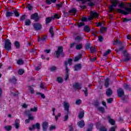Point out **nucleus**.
I'll return each mask as SVG.
<instances>
[{
  "mask_svg": "<svg viewBox=\"0 0 131 131\" xmlns=\"http://www.w3.org/2000/svg\"><path fill=\"white\" fill-rule=\"evenodd\" d=\"M119 8L121 9H125V10H122L121 9H118L117 12L119 14H123V15H129L131 13V3L130 4V8L125 7V5L121 2L119 4Z\"/></svg>",
  "mask_w": 131,
  "mask_h": 131,
  "instance_id": "nucleus-1",
  "label": "nucleus"
},
{
  "mask_svg": "<svg viewBox=\"0 0 131 131\" xmlns=\"http://www.w3.org/2000/svg\"><path fill=\"white\" fill-rule=\"evenodd\" d=\"M63 108L64 111L67 112V115L64 117V121H67L69 117L68 116V114H69V108H70V104L66 101H63Z\"/></svg>",
  "mask_w": 131,
  "mask_h": 131,
  "instance_id": "nucleus-2",
  "label": "nucleus"
},
{
  "mask_svg": "<svg viewBox=\"0 0 131 131\" xmlns=\"http://www.w3.org/2000/svg\"><path fill=\"white\" fill-rule=\"evenodd\" d=\"M56 57L59 58L60 57V55L62 58L64 57L65 54H64V52H63V47L62 46H59L57 48V50L55 51Z\"/></svg>",
  "mask_w": 131,
  "mask_h": 131,
  "instance_id": "nucleus-3",
  "label": "nucleus"
},
{
  "mask_svg": "<svg viewBox=\"0 0 131 131\" xmlns=\"http://www.w3.org/2000/svg\"><path fill=\"white\" fill-rule=\"evenodd\" d=\"M99 14L97 12V11H91L90 12V16L88 17L89 21H92L93 19H97V18H99Z\"/></svg>",
  "mask_w": 131,
  "mask_h": 131,
  "instance_id": "nucleus-4",
  "label": "nucleus"
},
{
  "mask_svg": "<svg viewBox=\"0 0 131 131\" xmlns=\"http://www.w3.org/2000/svg\"><path fill=\"white\" fill-rule=\"evenodd\" d=\"M111 4L112 5L108 7V9L111 12H112L114 11V8L117 7V5H118V0H112Z\"/></svg>",
  "mask_w": 131,
  "mask_h": 131,
  "instance_id": "nucleus-5",
  "label": "nucleus"
},
{
  "mask_svg": "<svg viewBox=\"0 0 131 131\" xmlns=\"http://www.w3.org/2000/svg\"><path fill=\"white\" fill-rule=\"evenodd\" d=\"M96 128L98 129L99 131H108V129L106 127L103 126L100 122H97L96 125Z\"/></svg>",
  "mask_w": 131,
  "mask_h": 131,
  "instance_id": "nucleus-6",
  "label": "nucleus"
},
{
  "mask_svg": "<svg viewBox=\"0 0 131 131\" xmlns=\"http://www.w3.org/2000/svg\"><path fill=\"white\" fill-rule=\"evenodd\" d=\"M4 48L7 51H10L12 48V43L10 41V39H8L5 40Z\"/></svg>",
  "mask_w": 131,
  "mask_h": 131,
  "instance_id": "nucleus-7",
  "label": "nucleus"
},
{
  "mask_svg": "<svg viewBox=\"0 0 131 131\" xmlns=\"http://www.w3.org/2000/svg\"><path fill=\"white\" fill-rule=\"evenodd\" d=\"M123 55L125 58V59L122 60L123 62H126V61H129V60H130V55L127 53V51L126 50L124 51L123 52Z\"/></svg>",
  "mask_w": 131,
  "mask_h": 131,
  "instance_id": "nucleus-8",
  "label": "nucleus"
},
{
  "mask_svg": "<svg viewBox=\"0 0 131 131\" xmlns=\"http://www.w3.org/2000/svg\"><path fill=\"white\" fill-rule=\"evenodd\" d=\"M81 2L82 3V5H84V4L88 2L87 6L90 7L91 8H92V7H95V6H96V4L93 3L92 2V0H82Z\"/></svg>",
  "mask_w": 131,
  "mask_h": 131,
  "instance_id": "nucleus-9",
  "label": "nucleus"
},
{
  "mask_svg": "<svg viewBox=\"0 0 131 131\" xmlns=\"http://www.w3.org/2000/svg\"><path fill=\"white\" fill-rule=\"evenodd\" d=\"M35 129H38V130L40 129V124L39 123H36L35 124L32 125V127H29V130H34Z\"/></svg>",
  "mask_w": 131,
  "mask_h": 131,
  "instance_id": "nucleus-10",
  "label": "nucleus"
},
{
  "mask_svg": "<svg viewBox=\"0 0 131 131\" xmlns=\"http://www.w3.org/2000/svg\"><path fill=\"white\" fill-rule=\"evenodd\" d=\"M39 18H40V17L38 16V13H33L31 15V19L34 20L36 22L39 21Z\"/></svg>",
  "mask_w": 131,
  "mask_h": 131,
  "instance_id": "nucleus-11",
  "label": "nucleus"
},
{
  "mask_svg": "<svg viewBox=\"0 0 131 131\" xmlns=\"http://www.w3.org/2000/svg\"><path fill=\"white\" fill-rule=\"evenodd\" d=\"M117 93L119 98H122L124 96V91L122 88H119L117 90Z\"/></svg>",
  "mask_w": 131,
  "mask_h": 131,
  "instance_id": "nucleus-12",
  "label": "nucleus"
},
{
  "mask_svg": "<svg viewBox=\"0 0 131 131\" xmlns=\"http://www.w3.org/2000/svg\"><path fill=\"white\" fill-rule=\"evenodd\" d=\"M33 27L35 30H40L42 28V26L39 23H35L33 24Z\"/></svg>",
  "mask_w": 131,
  "mask_h": 131,
  "instance_id": "nucleus-13",
  "label": "nucleus"
},
{
  "mask_svg": "<svg viewBox=\"0 0 131 131\" xmlns=\"http://www.w3.org/2000/svg\"><path fill=\"white\" fill-rule=\"evenodd\" d=\"M48 127H49V123L47 122H43L42 123V128L43 131H47Z\"/></svg>",
  "mask_w": 131,
  "mask_h": 131,
  "instance_id": "nucleus-14",
  "label": "nucleus"
},
{
  "mask_svg": "<svg viewBox=\"0 0 131 131\" xmlns=\"http://www.w3.org/2000/svg\"><path fill=\"white\" fill-rule=\"evenodd\" d=\"M73 89L75 90H81V84H79L78 82L74 83L73 84Z\"/></svg>",
  "mask_w": 131,
  "mask_h": 131,
  "instance_id": "nucleus-15",
  "label": "nucleus"
},
{
  "mask_svg": "<svg viewBox=\"0 0 131 131\" xmlns=\"http://www.w3.org/2000/svg\"><path fill=\"white\" fill-rule=\"evenodd\" d=\"M81 68H82V66L80 63L75 64L74 67V71H78L79 70H81Z\"/></svg>",
  "mask_w": 131,
  "mask_h": 131,
  "instance_id": "nucleus-16",
  "label": "nucleus"
},
{
  "mask_svg": "<svg viewBox=\"0 0 131 131\" xmlns=\"http://www.w3.org/2000/svg\"><path fill=\"white\" fill-rule=\"evenodd\" d=\"M77 125L80 128H82L85 125V123L84 120H82L77 122Z\"/></svg>",
  "mask_w": 131,
  "mask_h": 131,
  "instance_id": "nucleus-17",
  "label": "nucleus"
},
{
  "mask_svg": "<svg viewBox=\"0 0 131 131\" xmlns=\"http://www.w3.org/2000/svg\"><path fill=\"white\" fill-rule=\"evenodd\" d=\"M94 129V124L93 123H88V127L86 128V131H93Z\"/></svg>",
  "mask_w": 131,
  "mask_h": 131,
  "instance_id": "nucleus-18",
  "label": "nucleus"
},
{
  "mask_svg": "<svg viewBox=\"0 0 131 131\" xmlns=\"http://www.w3.org/2000/svg\"><path fill=\"white\" fill-rule=\"evenodd\" d=\"M113 94V91H112V90L111 89V88H108L106 89V95L107 97H110V96H112Z\"/></svg>",
  "mask_w": 131,
  "mask_h": 131,
  "instance_id": "nucleus-19",
  "label": "nucleus"
},
{
  "mask_svg": "<svg viewBox=\"0 0 131 131\" xmlns=\"http://www.w3.org/2000/svg\"><path fill=\"white\" fill-rule=\"evenodd\" d=\"M14 126L16 129H18L20 126V123H19V119H16L14 121Z\"/></svg>",
  "mask_w": 131,
  "mask_h": 131,
  "instance_id": "nucleus-20",
  "label": "nucleus"
},
{
  "mask_svg": "<svg viewBox=\"0 0 131 131\" xmlns=\"http://www.w3.org/2000/svg\"><path fill=\"white\" fill-rule=\"evenodd\" d=\"M107 119L108 120V122L112 125H114L115 124V121L112 119H111V117L110 116H107Z\"/></svg>",
  "mask_w": 131,
  "mask_h": 131,
  "instance_id": "nucleus-21",
  "label": "nucleus"
},
{
  "mask_svg": "<svg viewBox=\"0 0 131 131\" xmlns=\"http://www.w3.org/2000/svg\"><path fill=\"white\" fill-rule=\"evenodd\" d=\"M13 15H14V13L11 11H7L5 14V16L6 18H10V17H12Z\"/></svg>",
  "mask_w": 131,
  "mask_h": 131,
  "instance_id": "nucleus-22",
  "label": "nucleus"
},
{
  "mask_svg": "<svg viewBox=\"0 0 131 131\" xmlns=\"http://www.w3.org/2000/svg\"><path fill=\"white\" fill-rule=\"evenodd\" d=\"M28 90H29V92L31 93V94L32 95L34 94V89H33V88H34V85H33L32 86L29 85L28 86Z\"/></svg>",
  "mask_w": 131,
  "mask_h": 131,
  "instance_id": "nucleus-23",
  "label": "nucleus"
},
{
  "mask_svg": "<svg viewBox=\"0 0 131 131\" xmlns=\"http://www.w3.org/2000/svg\"><path fill=\"white\" fill-rule=\"evenodd\" d=\"M37 111V107L34 106V108H31L30 111H27L25 113H30V112H36Z\"/></svg>",
  "mask_w": 131,
  "mask_h": 131,
  "instance_id": "nucleus-24",
  "label": "nucleus"
},
{
  "mask_svg": "<svg viewBox=\"0 0 131 131\" xmlns=\"http://www.w3.org/2000/svg\"><path fill=\"white\" fill-rule=\"evenodd\" d=\"M64 67L66 74H69V69H68V62L67 61L64 62Z\"/></svg>",
  "mask_w": 131,
  "mask_h": 131,
  "instance_id": "nucleus-25",
  "label": "nucleus"
},
{
  "mask_svg": "<svg viewBox=\"0 0 131 131\" xmlns=\"http://www.w3.org/2000/svg\"><path fill=\"white\" fill-rule=\"evenodd\" d=\"M52 20H54L53 17H48L46 18V24H49L50 22H52Z\"/></svg>",
  "mask_w": 131,
  "mask_h": 131,
  "instance_id": "nucleus-26",
  "label": "nucleus"
},
{
  "mask_svg": "<svg viewBox=\"0 0 131 131\" xmlns=\"http://www.w3.org/2000/svg\"><path fill=\"white\" fill-rule=\"evenodd\" d=\"M125 49V48L124 47V46H121L119 47L118 49H116L115 51L116 52V53H118L119 52H124Z\"/></svg>",
  "mask_w": 131,
  "mask_h": 131,
  "instance_id": "nucleus-27",
  "label": "nucleus"
},
{
  "mask_svg": "<svg viewBox=\"0 0 131 131\" xmlns=\"http://www.w3.org/2000/svg\"><path fill=\"white\" fill-rule=\"evenodd\" d=\"M121 101L122 103H124V104H126L127 102H128V97H126L125 96H123L121 99Z\"/></svg>",
  "mask_w": 131,
  "mask_h": 131,
  "instance_id": "nucleus-28",
  "label": "nucleus"
},
{
  "mask_svg": "<svg viewBox=\"0 0 131 131\" xmlns=\"http://www.w3.org/2000/svg\"><path fill=\"white\" fill-rule=\"evenodd\" d=\"M9 80L11 83H14V84L17 83V79L16 78V77H13L12 78H10Z\"/></svg>",
  "mask_w": 131,
  "mask_h": 131,
  "instance_id": "nucleus-29",
  "label": "nucleus"
},
{
  "mask_svg": "<svg viewBox=\"0 0 131 131\" xmlns=\"http://www.w3.org/2000/svg\"><path fill=\"white\" fill-rule=\"evenodd\" d=\"M53 26H51L49 29V33H50L51 35V37H54V35L55 33H54V30H53Z\"/></svg>",
  "mask_w": 131,
  "mask_h": 131,
  "instance_id": "nucleus-30",
  "label": "nucleus"
},
{
  "mask_svg": "<svg viewBox=\"0 0 131 131\" xmlns=\"http://www.w3.org/2000/svg\"><path fill=\"white\" fill-rule=\"evenodd\" d=\"M124 89L126 91H130L131 90V86L130 85H128L126 83L124 84Z\"/></svg>",
  "mask_w": 131,
  "mask_h": 131,
  "instance_id": "nucleus-31",
  "label": "nucleus"
},
{
  "mask_svg": "<svg viewBox=\"0 0 131 131\" xmlns=\"http://www.w3.org/2000/svg\"><path fill=\"white\" fill-rule=\"evenodd\" d=\"M77 12V10H76V8H73L69 11V13L70 14H74V15H76V13Z\"/></svg>",
  "mask_w": 131,
  "mask_h": 131,
  "instance_id": "nucleus-32",
  "label": "nucleus"
},
{
  "mask_svg": "<svg viewBox=\"0 0 131 131\" xmlns=\"http://www.w3.org/2000/svg\"><path fill=\"white\" fill-rule=\"evenodd\" d=\"M84 31L85 32H90L91 31V28H90V26L86 25L84 27Z\"/></svg>",
  "mask_w": 131,
  "mask_h": 131,
  "instance_id": "nucleus-33",
  "label": "nucleus"
},
{
  "mask_svg": "<svg viewBox=\"0 0 131 131\" xmlns=\"http://www.w3.org/2000/svg\"><path fill=\"white\" fill-rule=\"evenodd\" d=\"M75 40H76L78 42H79L81 40H82V37L79 35H77L75 37Z\"/></svg>",
  "mask_w": 131,
  "mask_h": 131,
  "instance_id": "nucleus-34",
  "label": "nucleus"
},
{
  "mask_svg": "<svg viewBox=\"0 0 131 131\" xmlns=\"http://www.w3.org/2000/svg\"><path fill=\"white\" fill-rule=\"evenodd\" d=\"M110 81V79L108 78L104 80V86H105V88H108V86H109Z\"/></svg>",
  "mask_w": 131,
  "mask_h": 131,
  "instance_id": "nucleus-35",
  "label": "nucleus"
},
{
  "mask_svg": "<svg viewBox=\"0 0 131 131\" xmlns=\"http://www.w3.org/2000/svg\"><path fill=\"white\" fill-rule=\"evenodd\" d=\"M63 81L64 80L63 79V78H62V77H57L56 79V81H57L58 83H63Z\"/></svg>",
  "mask_w": 131,
  "mask_h": 131,
  "instance_id": "nucleus-36",
  "label": "nucleus"
},
{
  "mask_svg": "<svg viewBox=\"0 0 131 131\" xmlns=\"http://www.w3.org/2000/svg\"><path fill=\"white\" fill-rule=\"evenodd\" d=\"M84 116V112L81 111L78 114V117L80 119H81V118H83Z\"/></svg>",
  "mask_w": 131,
  "mask_h": 131,
  "instance_id": "nucleus-37",
  "label": "nucleus"
},
{
  "mask_svg": "<svg viewBox=\"0 0 131 131\" xmlns=\"http://www.w3.org/2000/svg\"><path fill=\"white\" fill-rule=\"evenodd\" d=\"M13 14H14L15 17H19L20 15H21V13H20V12L17 11V10H13Z\"/></svg>",
  "mask_w": 131,
  "mask_h": 131,
  "instance_id": "nucleus-38",
  "label": "nucleus"
},
{
  "mask_svg": "<svg viewBox=\"0 0 131 131\" xmlns=\"http://www.w3.org/2000/svg\"><path fill=\"white\" fill-rule=\"evenodd\" d=\"M57 2V0H46L47 5H51L52 3H55Z\"/></svg>",
  "mask_w": 131,
  "mask_h": 131,
  "instance_id": "nucleus-39",
  "label": "nucleus"
},
{
  "mask_svg": "<svg viewBox=\"0 0 131 131\" xmlns=\"http://www.w3.org/2000/svg\"><path fill=\"white\" fill-rule=\"evenodd\" d=\"M92 45H91L90 43H87L85 45V50H90Z\"/></svg>",
  "mask_w": 131,
  "mask_h": 131,
  "instance_id": "nucleus-40",
  "label": "nucleus"
},
{
  "mask_svg": "<svg viewBox=\"0 0 131 131\" xmlns=\"http://www.w3.org/2000/svg\"><path fill=\"white\" fill-rule=\"evenodd\" d=\"M27 114H28V119L30 120H33V119H34V118L33 117V116H32V115H31V114L29 113H26Z\"/></svg>",
  "mask_w": 131,
  "mask_h": 131,
  "instance_id": "nucleus-41",
  "label": "nucleus"
},
{
  "mask_svg": "<svg viewBox=\"0 0 131 131\" xmlns=\"http://www.w3.org/2000/svg\"><path fill=\"white\" fill-rule=\"evenodd\" d=\"M82 49V44L79 43L76 45V50H81Z\"/></svg>",
  "mask_w": 131,
  "mask_h": 131,
  "instance_id": "nucleus-42",
  "label": "nucleus"
},
{
  "mask_svg": "<svg viewBox=\"0 0 131 131\" xmlns=\"http://www.w3.org/2000/svg\"><path fill=\"white\" fill-rule=\"evenodd\" d=\"M4 128L7 131H10V130H12V126L7 125V126H4Z\"/></svg>",
  "mask_w": 131,
  "mask_h": 131,
  "instance_id": "nucleus-43",
  "label": "nucleus"
},
{
  "mask_svg": "<svg viewBox=\"0 0 131 131\" xmlns=\"http://www.w3.org/2000/svg\"><path fill=\"white\" fill-rule=\"evenodd\" d=\"M14 46L16 49H19V48H20V42L18 41H15L14 42Z\"/></svg>",
  "mask_w": 131,
  "mask_h": 131,
  "instance_id": "nucleus-44",
  "label": "nucleus"
},
{
  "mask_svg": "<svg viewBox=\"0 0 131 131\" xmlns=\"http://www.w3.org/2000/svg\"><path fill=\"white\" fill-rule=\"evenodd\" d=\"M24 70L20 69L18 71V74H19V75H23V74H24Z\"/></svg>",
  "mask_w": 131,
  "mask_h": 131,
  "instance_id": "nucleus-45",
  "label": "nucleus"
},
{
  "mask_svg": "<svg viewBox=\"0 0 131 131\" xmlns=\"http://www.w3.org/2000/svg\"><path fill=\"white\" fill-rule=\"evenodd\" d=\"M36 95L37 96H39V95L41 96V97L42 99H46V96L45 95V94H43L40 92H37Z\"/></svg>",
  "mask_w": 131,
  "mask_h": 131,
  "instance_id": "nucleus-46",
  "label": "nucleus"
},
{
  "mask_svg": "<svg viewBox=\"0 0 131 131\" xmlns=\"http://www.w3.org/2000/svg\"><path fill=\"white\" fill-rule=\"evenodd\" d=\"M17 63L18 65H23V64H24V61L21 59H19L17 60Z\"/></svg>",
  "mask_w": 131,
  "mask_h": 131,
  "instance_id": "nucleus-47",
  "label": "nucleus"
},
{
  "mask_svg": "<svg viewBox=\"0 0 131 131\" xmlns=\"http://www.w3.org/2000/svg\"><path fill=\"white\" fill-rule=\"evenodd\" d=\"M110 53H111V50H107V51L103 54V57H107V56H108V55H109V54H110Z\"/></svg>",
  "mask_w": 131,
  "mask_h": 131,
  "instance_id": "nucleus-48",
  "label": "nucleus"
},
{
  "mask_svg": "<svg viewBox=\"0 0 131 131\" xmlns=\"http://www.w3.org/2000/svg\"><path fill=\"white\" fill-rule=\"evenodd\" d=\"M25 24L26 26H30V24H31V21L30 19H27L25 22Z\"/></svg>",
  "mask_w": 131,
  "mask_h": 131,
  "instance_id": "nucleus-49",
  "label": "nucleus"
},
{
  "mask_svg": "<svg viewBox=\"0 0 131 131\" xmlns=\"http://www.w3.org/2000/svg\"><path fill=\"white\" fill-rule=\"evenodd\" d=\"M90 51L91 54H94L96 52V48L92 47L90 49Z\"/></svg>",
  "mask_w": 131,
  "mask_h": 131,
  "instance_id": "nucleus-50",
  "label": "nucleus"
},
{
  "mask_svg": "<svg viewBox=\"0 0 131 131\" xmlns=\"http://www.w3.org/2000/svg\"><path fill=\"white\" fill-rule=\"evenodd\" d=\"M27 8L28 9L29 11H31L32 10V9H33V7H32L30 4H27Z\"/></svg>",
  "mask_w": 131,
  "mask_h": 131,
  "instance_id": "nucleus-51",
  "label": "nucleus"
},
{
  "mask_svg": "<svg viewBox=\"0 0 131 131\" xmlns=\"http://www.w3.org/2000/svg\"><path fill=\"white\" fill-rule=\"evenodd\" d=\"M54 19H60L61 18V16L59 15V14L58 13H55L53 17Z\"/></svg>",
  "mask_w": 131,
  "mask_h": 131,
  "instance_id": "nucleus-52",
  "label": "nucleus"
},
{
  "mask_svg": "<svg viewBox=\"0 0 131 131\" xmlns=\"http://www.w3.org/2000/svg\"><path fill=\"white\" fill-rule=\"evenodd\" d=\"M80 59H81V55L79 54L78 56H76L75 58V61L76 62H77V61H79V60H80Z\"/></svg>",
  "mask_w": 131,
  "mask_h": 131,
  "instance_id": "nucleus-53",
  "label": "nucleus"
},
{
  "mask_svg": "<svg viewBox=\"0 0 131 131\" xmlns=\"http://www.w3.org/2000/svg\"><path fill=\"white\" fill-rule=\"evenodd\" d=\"M98 110L100 111V112H104L105 111V109L102 106L98 107Z\"/></svg>",
  "mask_w": 131,
  "mask_h": 131,
  "instance_id": "nucleus-54",
  "label": "nucleus"
},
{
  "mask_svg": "<svg viewBox=\"0 0 131 131\" xmlns=\"http://www.w3.org/2000/svg\"><path fill=\"white\" fill-rule=\"evenodd\" d=\"M26 19V15H23L20 17V21H24Z\"/></svg>",
  "mask_w": 131,
  "mask_h": 131,
  "instance_id": "nucleus-55",
  "label": "nucleus"
},
{
  "mask_svg": "<svg viewBox=\"0 0 131 131\" xmlns=\"http://www.w3.org/2000/svg\"><path fill=\"white\" fill-rule=\"evenodd\" d=\"M107 101V102L108 103V104H111V103H112V102H113V98H110L108 99H107L106 100Z\"/></svg>",
  "mask_w": 131,
  "mask_h": 131,
  "instance_id": "nucleus-56",
  "label": "nucleus"
},
{
  "mask_svg": "<svg viewBox=\"0 0 131 131\" xmlns=\"http://www.w3.org/2000/svg\"><path fill=\"white\" fill-rule=\"evenodd\" d=\"M82 103L81 100L78 99L76 101L75 104L76 105H80Z\"/></svg>",
  "mask_w": 131,
  "mask_h": 131,
  "instance_id": "nucleus-57",
  "label": "nucleus"
},
{
  "mask_svg": "<svg viewBox=\"0 0 131 131\" xmlns=\"http://www.w3.org/2000/svg\"><path fill=\"white\" fill-rule=\"evenodd\" d=\"M85 24L84 23H79L78 24V27H79V28H80V27H82V26H84Z\"/></svg>",
  "mask_w": 131,
  "mask_h": 131,
  "instance_id": "nucleus-58",
  "label": "nucleus"
},
{
  "mask_svg": "<svg viewBox=\"0 0 131 131\" xmlns=\"http://www.w3.org/2000/svg\"><path fill=\"white\" fill-rule=\"evenodd\" d=\"M68 65L69 64V65H70V66H71V65H72V59L71 58H69L68 60Z\"/></svg>",
  "mask_w": 131,
  "mask_h": 131,
  "instance_id": "nucleus-59",
  "label": "nucleus"
},
{
  "mask_svg": "<svg viewBox=\"0 0 131 131\" xmlns=\"http://www.w3.org/2000/svg\"><path fill=\"white\" fill-rule=\"evenodd\" d=\"M100 31L101 32H106V31H107V28L106 27H102L101 29H100Z\"/></svg>",
  "mask_w": 131,
  "mask_h": 131,
  "instance_id": "nucleus-60",
  "label": "nucleus"
},
{
  "mask_svg": "<svg viewBox=\"0 0 131 131\" xmlns=\"http://www.w3.org/2000/svg\"><path fill=\"white\" fill-rule=\"evenodd\" d=\"M94 105L96 106V107H99V106H100V102L99 101L96 100L94 103Z\"/></svg>",
  "mask_w": 131,
  "mask_h": 131,
  "instance_id": "nucleus-61",
  "label": "nucleus"
},
{
  "mask_svg": "<svg viewBox=\"0 0 131 131\" xmlns=\"http://www.w3.org/2000/svg\"><path fill=\"white\" fill-rule=\"evenodd\" d=\"M51 71H55V70H57V67L55 66L51 67L50 68Z\"/></svg>",
  "mask_w": 131,
  "mask_h": 131,
  "instance_id": "nucleus-62",
  "label": "nucleus"
},
{
  "mask_svg": "<svg viewBox=\"0 0 131 131\" xmlns=\"http://www.w3.org/2000/svg\"><path fill=\"white\" fill-rule=\"evenodd\" d=\"M109 131H116V126H112L110 128Z\"/></svg>",
  "mask_w": 131,
  "mask_h": 131,
  "instance_id": "nucleus-63",
  "label": "nucleus"
},
{
  "mask_svg": "<svg viewBox=\"0 0 131 131\" xmlns=\"http://www.w3.org/2000/svg\"><path fill=\"white\" fill-rule=\"evenodd\" d=\"M56 129V126L55 125H53L50 126L49 130H53V129Z\"/></svg>",
  "mask_w": 131,
  "mask_h": 131,
  "instance_id": "nucleus-64",
  "label": "nucleus"
}]
</instances>
